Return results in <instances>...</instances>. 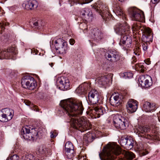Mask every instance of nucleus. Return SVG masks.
Listing matches in <instances>:
<instances>
[{
	"mask_svg": "<svg viewBox=\"0 0 160 160\" xmlns=\"http://www.w3.org/2000/svg\"><path fill=\"white\" fill-rule=\"evenodd\" d=\"M132 42V37L129 35V34H125L124 35L121 36L119 44L122 46L127 49L131 47Z\"/></svg>",
	"mask_w": 160,
	"mask_h": 160,
	"instance_id": "11",
	"label": "nucleus"
},
{
	"mask_svg": "<svg viewBox=\"0 0 160 160\" xmlns=\"http://www.w3.org/2000/svg\"><path fill=\"white\" fill-rule=\"evenodd\" d=\"M2 110L8 120H11L13 116V111L8 108L2 109Z\"/></svg>",
	"mask_w": 160,
	"mask_h": 160,
	"instance_id": "29",
	"label": "nucleus"
},
{
	"mask_svg": "<svg viewBox=\"0 0 160 160\" xmlns=\"http://www.w3.org/2000/svg\"><path fill=\"white\" fill-rule=\"evenodd\" d=\"M122 153L125 158L119 160H132L135 155L131 152L128 151H122L120 147L115 144H108L104 147L99 155L101 160H114L115 156Z\"/></svg>",
	"mask_w": 160,
	"mask_h": 160,
	"instance_id": "2",
	"label": "nucleus"
},
{
	"mask_svg": "<svg viewBox=\"0 0 160 160\" xmlns=\"http://www.w3.org/2000/svg\"><path fill=\"white\" fill-rule=\"evenodd\" d=\"M145 63L148 65H149L150 64V61L149 59H148L144 60Z\"/></svg>",
	"mask_w": 160,
	"mask_h": 160,
	"instance_id": "49",
	"label": "nucleus"
},
{
	"mask_svg": "<svg viewBox=\"0 0 160 160\" xmlns=\"http://www.w3.org/2000/svg\"><path fill=\"white\" fill-rule=\"evenodd\" d=\"M86 156H83V160H88L86 159Z\"/></svg>",
	"mask_w": 160,
	"mask_h": 160,
	"instance_id": "54",
	"label": "nucleus"
},
{
	"mask_svg": "<svg viewBox=\"0 0 160 160\" xmlns=\"http://www.w3.org/2000/svg\"><path fill=\"white\" fill-rule=\"evenodd\" d=\"M143 108L146 112H153L155 110L156 107L155 103H151L149 102H146L144 103Z\"/></svg>",
	"mask_w": 160,
	"mask_h": 160,
	"instance_id": "25",
	"label": "nucleus"
},
{
	"mask_svg": "<svg viewBox=\"0 0 160 160\" xmlns=\"http://www.w3.org/2000/svg\"><path fill=\"white\" fill-rule=\"evenodd\" d=\"M32 23L33 24V26H38V22L37 21H35L34 22H32Z\"/></svg>",
	"mask_w": 160,
	"mask_h": 160,
	"instance_id": "50",
	"label": "nucleus"
},
{
	"mask_svg": "<svg viewBox=\"0 0 160 160\" xmlns=\"http://www.w3.org/2000/svg\"><path fill=\"white\" fill-rule=\"evenodd\" d=\"M59 88L62 90H67L69 88L70 83L68 79L66 77L58 78L57 80Z\"/></svg>",
	"mask_w": 160,
	"mask_h": 160,
	"instance_id": "12",
	"label": "nucleus"
},
{
	"mask_svg": "<svg viewBox=\"0 0 160 160\" xmlns=\"http://www.w3.org/2000/svg\"><path fill=\"white\" fill-rule=\"evenodd\" d=\"M106 58L112 62H116L119 59L118 53L116 51H110L105 54Z\"/></svg>",
	"mask_w": 160,
	"mask_h": 160,
	"instance_id": "19",
	"label": "nucleus"
},
{
	"mask_svg": "<svg viewBox=\"0 0 160 160\" xmlns=\"http://www.w3.org/2000/svg\"><path fill=\"white\" fill-rule=\"evenodd\" d=\"M53 40H52V43H53Z\"/></svg>",
	"mask_w": 160,
	"mask_h": 160,
	"instance_id": "58",
	"label": "nucleus"
},
{
	"mask_svg": "<svg viewBox=\"0 0 160 160\" xmlns=\"http://www.w3.org/2000/svg\"><path fill=\"white\" fill-rule=\"evenodd\" d=\"M82 158V157L81 156H79V159H81Z\"/></svg>",
	"mask_w": 160,
	"mask_h": 160,
	"instance_id": "56",
	"label": "nucleus"
},
{
	"mask_svg": "<svg viewBox=\"0 0 160 160\" xmlns=\"http://www.w3.org/2000/svg\"><path fill=\"white\" fill-rule=\"evenodd\" d=\"M69 41L71 45H73L75 42L74 40L73 39H70Z\"/></svg>",
	"mask_w": 160,
	"mask_h": 160,
	"instance_id": "48",
	"label": "nucleus"
},
{
	"mask_svg": "<svg viewBox=\"0 0 160 160\" xmlns=\"http://www.w3.org/2000/svg\"><path fill=\"white\" fill-rule=\"evenodd\" d=\"M138 66L140 68L139 69L141 68V69H140V70H141V72H143L144 71V69H143L144 66L141 64H139L138 65Z\"/></svg>",
	"mask_w": 160,
	"mask_h": 160,
	"instance_id": "46",
	"label": "nucleus"
},
{
	"mask_svg": "<svg viewBox=\"0 0 160 160\" xmlns=\"http://www.w3.org/2000/svg\"><path fill=\"white\" fill-rule=\"evenodd\" d=\"M132 62H136L137 61V58L134 56H133L132 57Z\"/></svg>",
	"mask_w": 160,
	"mask_h": 160,
	"instance_id": "51",
	"label": "nucleus"
},
{
	"mask_svg": "<svg viewBox=\"0 0 160 160\" xmlns=\"http://www.w3.org/2000/svg\"><path fill=\"white\" fill-rule=\"evenodd\" d=\"M90 85L87 84H85L80 85L76 89V92L80 95L85 93L87 90L89 89Z\"/></svg>",
	"mask_w": 160,
	"mask_h": 160,
	"instance_id": "27",
	"label": "nucleus"
},
{
	"mask_svg": "<svg viewBox=\"0 0 160 160\" xmlns=\"http://www.w3.org/2000/svg\"><path fill=\"white\" fill-rule=\"evenodd\" d=\"M99 93L95 89L92 90L88 94V99L92 104L97 103L99 99Z\"/></svg>",
	"mask_w": 160,
	"mask_h": 160,
	"instance_id": "13",
	"label": "nucleus"
},
{
	"mask_svg": "<svg viewBox=\"0 0 160 160\" xmlns=\"http://www.w3.org/2000/svg\"><path fill=\"white\" fill-rule=\"evenodd\" d=\"M109 79L108 78V76H103L98 77L96 81L99 87H102L106 85Z\"/></svg>",
	"mask_w": 160,
	"mask_h": 160,
	"instance_id": "26",
	"label": "nucleus"
},
{
	"mask_svg": "<svg viewBox=\"0 0 160 160\" xmlns=\"http://www.w3.org/2000/svg\"><path fill=\"white\" fill-rule=\"evenodd\" d=\"M141 52L140 48L138 46H136L133 50V53L136 55L138 56L140 55Z\"/></svg>",
	"mask_w": 160,
	"mask_h": 160,
	"instance_id": "38",
	"label": "nucleus"
},
{
	"mask_svg": "<svg viewBox=\"0 0 160 160\" xmlns=\"http://www.w3.org/2000/svg\"><path fill=\"white\" fill-rule=\"evenodd\" d=\"M158 120L160 121V116H158Z\"/></svg>",
	"mask_w": 160,
	"mask_h": 160,
	"instance_id": "57",
	"label": "nucleus"
},
{
	"mask_svg": "<svg viewBox=\"0 0 160 160\" xmlns=\"http://www.w3.org/2000/svg\"><path fill=\"white\" fill-rule=\"evenodd\" d=\"M38 6V2L34 0L25 2L22 4L23 7L28 10L36 8Z\"/></svg>",
	"mask_w": 160,
	"mask_h": 160,
	"instance_id": "21",
	"label": "nucleus"
},
{
	"mask_svg": "<svg viewBox=\"0 0 160 160\" xmlns=\"http://www.w3.org/2000/svg\"><path fill=\"white\" fill-rule=\"evenodd\" d=\"M6 160H19V157L18 155L15 154L8 158Z\"/></svg>",
	"mask_w": 160,
	"mask_h": 160,
	"instance_id": "40",
	"label": "nucleus"
},
{
	"mask_svg": "<svg viewBox=\"0 0 160 160\" xmlns=\"http://www.w3.org/2000/svg\"><path fill=\"white\" fill-rule=\"evenodd\" d=\"M31 128L27 126L22 128L21 134L24 139L34 140L42 138L43 135L42 132L38 131L37 128Z\"/></svg>",
	"mask_w": 160,
	"mask_h": 160,
	"instance_id": "3",
	"label": "nucleus"
},
{
	"mask_svg": "<svg viewBox=\"0 0 160 160\" xmlns=\"http://www.w3.org/2000/svg\"><path fill=\"white\" fill-rule=\"evenodd\" d=\"M22 87L29 90H33L36 87V82L33 78L30 76H26L23 77L21 80Z\"/></svg>",
	"mask_w": 160,
	"mask_h": 160,
	"instance_id": "5",
	"label": "nucleus"
},
{
	"mask_svg": "<svg viewBox=\"0 0 160 160\" xmlns=\"http://www.w3.org/2000/svg\"><path fill=\"white\" fill-rule=\"evenodd\" d=\"M71 2H73L74 3H77L78 2L79 3V1L80 0H70ZM86 2V3H89L91 2L93 0H83Z\"/></svg>",
	"mask_w": 160,
	"mask_h": 160,
	"instance_id": "42",
	"label": "nucleus"
},
{
	"mask_svg": "<svg viewBox=\"0 0 160 160\" xmlns=\"http://www.w3.org/2000/svg\"><path fill=\"white\" fill-rule=\"evenodd\" d=\"M143 155H145L148 153V151H145V152H141Z\"/></svg>",
	"mask_w": 160,
	"mask_h": 160,
	"instance_id": "52",
	"label": "nucleus"
},
{
	"mask_svg": "<svg viewBox=\"0 0 160 160\" xmlns=\"http://www.w3.org/2000/svg\"><path fill=\"white\" fill-rule=\"evenodd\" d=\"M9 23L8 22L5 21H3L2 22H0V34H1V31H3L5 29V27L8 26Z\"/></svg>",
	"mask_w": 160,
	"mask_h": 160,
	"instance_id": "35",
	"label": "nucleus"
},
{
	"mask_svg": "<svg viewBox=\"0 0 160 160\" xmlns=\"http://www.w3.org/2000/svg\"><path fill=\"white\" fill-rule=\"evenodd\" d=\"M17 53V50L14 47H9L7 49H0V59H13Z\"/></svg>",
	"mask_w": 160,
	"mask_h": 160,
	"instance_id": "6",
	"label": "nucleus"
},
{
	"mask_svg": "<svg viewBox=\"0 0 160 160\" xmlns=\"http://www.w3.org/2000/svg\"><path fill=\"white\" fill-rule=\"evenodd\" d=\"M92 112L95 114L96 117L99 118L101 116L103 115L106 112V111L104 108L100 106L94 107Z\"/></svg>",
	"mask_w": 160,
	"mask_h": 160,
	"instance_id": "24",
	"label": "nucleus"
},
{
	"mask_svg": "<svg viewBox=\"0 0 160 160\" xmlns=\"http://www.w3.org/2000/svg\"><path fill=\"white\" fill-rule=\"evenodd\" d=\"M130 17L132 20L142 22L144 19L143 13L137 8H132L128 10Z\"/></svg>",
	"mask_w": 160,
	"mask_h": 160,
	"instance_id": "7",
	"label": "nucleus"
},
{
	"mask_svg": "<svg viewBox=\"0 0 160 160\" xmlns=\"http://www.w3.org/2000/svg\"><path fill=\"white\" fill-rule=\"evenodd\" d=\"M150 128L147 127L140 126L138 129L137 133L139 136L149 139H152V136L148 133L150 131Z\"/></svg>",
	"mask_w": 160,
	"mask_h": 160,
	"instance_id": "17",
	"label": "nucleus"
},
{
	"mask_svg": "<svg viewBox=\"0 0 160 160\" xmlns=\"http://www.w3.org/2000/svg\"><path fill=\"white\" fill-rule=\"evenodd\" d=\"M62 107L60 110L61 115H67L71 118V123L73 128L83 132L89 129V124L82 117L83 108L81 101L68 99L62 100L60 103Z\"/></svg>",
	"mask_w": 160,
	"mask_h": 160,
	"instance_id": "1",
	"label": "nucleus"
},
{
	"mask_svg": "<svg viewBox=\"0 0 160 160\" xmlns=\"http://www.w3.org/2000/svg\"><path fill=\"white\" fill-rule=\"evenodd\" d=\"M93 10L99 14L105 20L109 19L111 16L108 9V7L100 1L95 3L92 7Z\"/></svg>",
	"mask_w": 160,
	"mask_h": 160,
	"instance_id": "4",
	"label": "nucleus"
},
{
	"mask_svg": "<svg viewBox=\"0 0 160 160\" xmlns=\"http://www.w3.org/2000/svg\"><path fill=\"white\" fill-rule=\"evenodd\" d=\"M81 14L82 18L85 21H90L92 17V12L87 8H84L82 9L81 12Z\"/></svg>",
	"mask_w": 160,
	"mask_h": 160,
	"instance_id": "23",
	"label": "nucleus"
},
{
	"mask_svg": "<svg viewBox=\"0 0 160 160\" xmlns=\"http://www.w3.org/2000/svg\"><path fill=\"white\" fill-rule=\"evenodd\" d=\"M114 12L117 15L122 16V19L124 20L126 19V17L125 15L123 13L122 10L118 5H116L115 8L114 10Z\"/></svg>",
	"mask_w": 160,
	"mask_h": 160,
	"instance_id": "30",
	"label": "nucleus"
},
{
	"mask_svg": "<svg viewBox=\"0 0 160 160\" xmlns=\"http://www.w3.org/2000/svg\"><path fill=\"white\" fill-rule=\"evenodd\" d=\"M156 136V137L155 138H154V139H157V137H158V134H154L152 136Z\"/></svg>",
	"mask_w": 160,
	"mask_h": 160,
	"instance_id": "53",
	"label": "nucleus"
},
{
	"mask_svg": "<svg viewBox=\"0 0 160 160\" xmlns=\"http://www.w3.org/2000/svg\"><path fill=\"white\" fill-rule=\"evenodd\" d=\"M8 120L2 110L0 111V121L2 122H6Z\"/></svg>",
	"mask_w": 160,
	"mask_h": 160,
	"instance_id": "34",
	"label": "nucleus"
},
{
	"mask_svg": "<svg viewBox=\"0 0 160 160\" xmlns=\"http://www.w3.org/2000/svg\"><path fill=\"white\" fill-rule=\"evenodd\" d=\"M31 53L34 55L37 54L38 53V51L35 49H32L30 50Z\"/></svg>",
	"mask_w": 160,
	"mask_h": 160,
	"instance_id": "45",
	"label": "nucleus"
},
{
	"mask_svg": "<svg viewBox=\"0 0 160 160\" xmlns=\"http://www.w3.org/2000/svg\"><path fill=\"white\" fill-rule=\"evenodd\" d=\"M65 154L67 158L71 159L73 158L75 154L73 145L70 142H67L65 145Z\"/></svg>",
	"mask_w": 160,
	"mask_h": 160,
	"instance_id": "14",
	"label": "nucleus"
},
{
	"mask_svg": "<svg viewBox=\"0 0 160 160\" xmlns=\"http://www.w3.org/2000/svg\"><path fill=\"white\" fill-rule=\"evenodd\" d=\"M135 22L132 25V29L133 31H136L141 29V31L143 30V27H142L140 25V22Z\"/></svg>",
	"mask_w": 160,
	"mask_h": 160,
	"instance_id": "31",
	"label": "nucleus"
},
{
	"mask_svg": "<svg viewBox=\"0 0 160 160\" xmlns=\"http://www.w3.org/2000/svg\"><path fill=\"white\" fill-rule=\"evenodd\" d=\"M92 137V136L91 133H87V134L85 135L84 139H86L88 142H90L91 141V138Z\"/></svg>",
	"mask_w": 160,
	"mask_h": 160,
	"instance_id": "39",
	"label": "nucleus"
},
{
	"mask_svg": "<svg viewBox=\"0 0 160 160\" xmlns=\"http://www.w3.org/2000/svg\"><path fill=\"white\" fill-rule=\"evenodd\" d=\"M55 46L56 52L60 54L66 53L68 50L67 43L65 41L61 38H59L54 42Z\"/></svg>",
	"mask_w": 160,
	"mask_h": 160,
	"instance_id": "9",
	"label": "nucleus"
},
{
	"mask_svg": "<svg viewBox=\"0 0 160 160\" xmlns=\"http://www.w3.org/2000/svg\"><path fill=\"white\" fill-rule=\"evenodd\" d=\"M144 35L142 37V39L144 42L149 43L152 41L153 36L150 29L149 28H145L144 29Z\"/></svg>",
	"mask_w": 160,
	"mask_h": 160,
	"instance_id": "20",
	"label": "nucleus"
},
{
	"mask_svg": "<svg viewBox=\"0 0 160 160\" xmlns=\"http://www.w3.org/2000/svg\"><path fill=\"white\" fill-rule=\"evenodd\" d=\"M49 65H50L51 67H52L53 65V63H49Z\"/></svg>",
	"mask_w": 160,
	"mask_h": 160,
	"instance_id": "55",
	"label": "nucleus"
},
{
	"mask_svg": "<svg viewBox=\"0 0 160 160\" xmlns=\"http://www.w3.org/2000/svg\"><path fill=\"white\" fill-rule=\"evenodd\" d=\"M21 156L22 160H36L35 156L31 154L22 153Z\"/></svg>",
	"mask_w": 160,
	"mask_h": 160,
	"instance_id": "33",
	"label": "nucleus"
},
{
	"mask_svg": "<svg viewBox=\"0 0 160 160\" xmlns=\"http://www.w3.org/2000/svg\"><path fill=\"white\" fill-rule=\"evenodd\" d=\"M114 29L116 33L120 35L121 36L125 34H129V30H127L122 24L120 23H117L114 27Z\"/></svg>",
	"mask_w": 160,
	"mask_h": 160,
	"instance_id": "16",
	"label": "nucleus"
},
{
	"mask_svg": "<svg viewBox=\"0 0 160 160\" xmlns=\"http://www.w3.org/2000/svg\"><path fill=\"white\" fill-rule=\"evenodd\" d=\"M89 37L94 41L98 42L102 38V32L97 28H94L91 30Z\"/></svg>",
	"mask_w": 160,
	"mask_h": 160,
	"instance_id": "18",
	"label": "nucleus"
},
{
	"mask_svg": "<svg viewBox=\"0 0 160 160\" xmlns=\"http://www.w3.org/2000/svg\"><path fill=\"white\" fill-rule=\"evenodd\" d=\"M50 134V137L51 138H54L57 135V133L54 131H51Z\"/></svg>",
	"mask_w": 160,
	"mask_h": 160,
	"instance_id": "43",
	"label": "nucleus"
},
{
	"mask_svg": "<svg viewBox=\"0 0 160 160\" xmlns=\"http://www.w3.org/2000/svg\"><path fill=\"white\" fill-rule=\"evenodd\" d=\"M138 103L133 99H130L126 106L127 111L130 113L135 112L138 108Z\"/></svg>",
	"mask_w": 160,
	"mask_h": 160,
	"instance_id": "15",
	"label": "nucleus"
},
{
	"mask_svg": "<svg viewBox=\"0 0 160 160\" xmlns=\"http://www.w3.org/2000/svg\"><path fill=\"white\" fill-rule=\"evenodd\" d=\"M51 149L45 147H40L38 149L37 153L42 156H45L47 154L48 155L51 154Z\"/></svg>",
	"mask_w": 160,
	"mask_h": 160,
	"instance_id": "28",
	"label": "nucleus"
},
{
	"mask_svg": "<svg viewBox=\"0 0 160 160\" xmlns=\"http://www.w3.org/2000/svg\"><path fill=\"white\" fill-rule=\"evenodd\" d=\"M143 49L144 51L146 50L148 48V43L147 42H144L142 44Z\"/></svg>",
	"mask_w": 160,
	"mask_h": 160,
	"instance_id": "44",
	"label": "nucleus"
},
{
	"mask_svg": "<svg viewBox=\"0 0 160 160\" xmlns=\"http://www.w3.org/2000/svg\"><path fill=\"white\" fill-rule=\"evenodd\" d=\"M133 75L132 73L131 72H125L124 73V77L125 78H132Z\"/></svg>",
	"mask_w": 160,
	"mask_h": 160,
	"instance_id": "41",
	"label": "nucleus"
},
{
	"mask_svg": "<svg viewBox=\"0 0 160 160\" xmlns=\"http://www.w3.org/2000/svg\"><path fill=\"white\" fill-rule=\"evenodd\" d=\"M122 98H123L122 96L118 94L114 96H111L110 98L111 104L114 106H117L119 105L121 103Z\"/></svg>",
	"mask_w": 160,
	"mask_h": 160,
	"instance_id": "22",
	"label": "nucleus"
},
{
	"mask_svg": "<svg viewBox=\"0 0 160 160\" xmlns=\"http://www.w3.org/2000/svg\"><path fill=\"white\" fill-rule=\"evenodd\" d=\"M127 120L123 117L117 114L113 118V122L114 126L117 128L123 130L128 126Z\"/></svg>",
	"mask_w": 160,
	"mask_h": 160,
	"instance_id": "8",
	"label": "nucleus"
},
{
	"mask_svg": "<svg viewBox=\"0 0 160 160\" xmlns=\"http://www.w3.org/2000/svg\"><path fill=\"white\" fill-rule=\"evenodd\" d=\"M139 84L142 87L148 88L152 84V79L151 77L148 75H141L138 79Z\"/></svg>",
	"mask_w": 160,
	"mask_h": 160,
	"instance_id": "10",
	"label": "nucleus"
},
{
	"mask_svg": "<svg viewBox=\"0 0 160 160\" xmlns=\"http://www.w3.org/2000/svg\"><path fill=\"white\" fill-rule=\"evenodd\" d=\"M128 139V138L127 137L122 136L120 140L119 141V142H120L122 146L124 147L126 144L127 141Z\"/></svg>",
	"mask_w": 160,
	"mask_h": 160,
	"instance_id": "36",
	"label": "nucleus"
},
{
	"mask_svg": "<svg viewBox=\"0 0 160 160\" xmlns=\"http://www.w3.org/2000/svg\"><path fill=\"white\" fill-rule=\"evenodd\" d=\"M6 74L9 77L11 78H13L15 75V73L14 72H12V71L9 69H8L6 71Z\"/></svg>",
	"mask_w": 160,
	"mask_h": 160,
	"instance_id": "37",
	"label": "nucleus"
},
{
	"mask_svg": "<svg viewBox=\"0 0 160 160\" xmlns=\"http://www.w3.org/2000/svg\"><path fill=\"white\" fill-rule=\"evenodd\" d=\"M126 144L125 145L124 147L126 149H131L134 146V141L131 138H128L127 140Z\"/></svg>",
	"mask_w": 160,
	"mask_h": 160,
	"instance_id": "32",
	"label": "nucleus"
},
{
	"mask_svg": "<svg viewBox=\"0 0 160 160\" xmlns=\"http://www.w3.org/2000/svg\"><path fill=\"white\" fill-rule=\"evenodd\" d=\"M24 102L25 104L27 106H30L31 104L30 102L28 100H24Z\"/></svg>",
	"mask_w": 160,
	"mask_h": 160,
	"instance_id": "47",
	"label": "nucleus"
}]
</instances>
